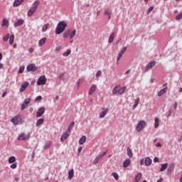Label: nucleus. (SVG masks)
I'll use <instances>...</instances> for the list:
<instances>
[{
    "instance_id": "11",
    "label": "nucleus",
    "mask_w": 182,
    "mask_h": 182,
    "mask_svg": "<svg viewBox=\"0 0 182 182\" xmlns=\"http://www.w3.org/2000/svg\"><path fill=\"white\" fill-rule=\"evenodd\" d=\"M102 110L103 112H102L99 115L100 119H103V117H105V116L107 114V112H109V108H103Z\"/></svg>"
},
{
    "instance_id": "7",
    "label": "nucleus",
    "mask_w": 182,
    "mask_h": 182,
    "mask_svg": "<svg viewBox=\"0 0 182 182\" xmlns=\"http://www.w3.org/2000/svg\"><path fill=\"white\" fill-rule=\"evenodd\" d=\"M104 156H106V152H104L102 154L97 156L94 161V164H97V163H99V161L103 159Z\"/></svg>"
},
{
    "instance_id": "23",
    "label": "nucleus",
    "mask_w": 182,
    "mask_h": 182,
    "mask_svg": "<svg viewBox=\"0 0 182 182\" xmlns=\"http://www.w3.org/2000/svg\"><path fill=\"white\" fill-rule=\"evenodd\" d=\"M127 153L129 159H132V157H133V152L132 151V149H130L129 147L127 148Z\"/></svg>"
},
{
    "instance_id": "55",
    "label": "nucleus",
    "mask_w": 182,
    "mask_h": 182,
    "mask_svg": "<svg viewBox=\"0 0 182 182\" xmlns=\"http://www.w3.org/2000/svg\"><path fill=\"white\" fill-rule=\"evenodd\" d=\"M153 9H154V7L153 6L149 7V9H148L147 14H150V12H151Z\"/></svg>"
},
{
    "instance_id": "2",
    "label": "nucleus",
    "mask_w": 182,
    "mask_h": 182,
    "mask_svg": "<svg viewBox=\"0 0 182 182\" xmlns=\"http://www.w3.org/2000/svg\"><path fill=\"white\" fill-rule=\"evenodd\" d=\"M29 137H31L30 134L22 133L21 134H20L18 136L17 139L19 140V141H26V140H28Z\"/></svg>"
},
{
    "instance_id": "12",
    "label": "nucleus",
    "mask_w": 182,
    "mask_h": 182,
    "mask_svg": "<svg viewBox=\"0 0 182 182\" xmlns=\"http://www.w3.org/2000/svg\"><path fill=\"white\" fill-rule=\"evenodd\" d=\"M23 23H25V21H23L22 19H19L17 21V22L14 23V26L15 28H18V26H21L23 25Z\"/></svg>"
},
{
    "instance_id": "54",
    "label": "nucleus",
    "mask_w": 182,
    "mask_h": 182,
    "mask_svg": "<svg viewBox=\"0 0 182 182\" xmlns=\"http://www.w3.org/2000/svg\"><path fill=\"white\" fill-rule=\"evenodd\" d=\"M27 106L28 105L26 104H24V102H23L21 105V110H23L24 109H26Z\"/></svg>"
},
{
    "instance_id": "49",
    "label": "nucleus",
    "mask_w": 182,
    "mask_h": 182,
    "mask_svg": "<svg viewBox=\"0 0 182 182\" xmlns=\"http://www.w3.org/2000/svg\"><path fill=\"white\" fill-rule=\"evenodd\" d=\"M11 168L15 169L16 167H18V164L16 163H14L10 166Z\"/></svg>"
},
{
    "instance_id": "21",
    "label": "nucleus",
    "mask_w": 182,
    "mask_h": 182,
    "mask_svg": "<svg viewBox=\"0 0 182 182\" xmlns=\"http://www.w3.org/2000/svg\"><path fill=\"white\" fill-rule=\"evenodd\" d=\"M105 15H107V16H108V19H111L112 11H110L109 9H106L105 11Z\"/></svg>"
},
{
    "instance_id": "35",
    "label": "nucleus",
    "mask_w": 182,
    "mask_h": 182,
    "mask_svg": "<svg viewBox=\"0 0 182 182\" xmlns=\"http://www.w3.org/2000/svg\"><path fill=\"white\" fill-rule=\"evenodd\" d=\"M139 103H140V98H136L133 107V109H136V107H137V106H139Z\"/></svg>"
},
{
    "instance_id": "18",
    "label": "nucleus",
    "mask_w": 182,
    "mask_h": 182,
    "mask_svg": "<svg viewBox=\"0 0 182 182\" xmlns=\"http://www.w3.org/2000/svg\"><path fill=\"white\" fill-rule=\"evenodd\" d=\"M75 176V171L71 169L68 171V178L69 180H72Z\"/></svg>"
},
{
    "instance_id": "39",
    "label": "nucleus",
    "mask_w": 182,
    "mask_h": 182,
    "mask_svg": "<svg viewBox=\"0 0 182 182\" xmlns=\"http://www.w3.org/2000/svg\"><path fill=\"white\" fill-rule=\"evenodd\" d=\"M42 123H43V119H40L37 121L36 126V127H39V126H41V124H42Z\"/></svg>"
},
{
    "instance_id": "52",
    "label": "nucleus",
    "mask_w": 182,
    "mask_h": 182,
    "mask_svg": "<svg viewBox=\"0 0 182 182\" xmlns=\"http://www.w3.org/2000/svg\"><path fill=\"white\" fill-rule=\"evenodd\" d=\"M174 169V164H172L171 166H169L168 168V171H171V170Z\"/></svg>"
},
{
    "instance_id": "16",
    "label": "nucleus",
    "mask_w": 182,
    "mask_h": 182,
    "mask_svg": "<svg viewBox=\"0 0 182 182\" xmlns=\"http://www.w3.org/2000/svg\"><path fill=\"white\" fill-rule=\"evenodd\" d=\"M96 85H92L90 88V91L88 92V95L90 96H92V95H93L95 93V92H96Z\"/></svg>"
},
{
    "instance_id": "48",
    "label": "nucleus",
    "mask_w": 182,
    "mask_h": 182,
    "mask_svg": "<svg viewBox=\"0 0 182 182\" xmlns=\"http://www.w3.org/2000/svg\"><path fill=\"white\" fill-rule=\"evenodd\" d=\"M23 70H25V67L24 66L20 67L18 70V73H23Z\"/></svg>"
},
{
    "instance_id": "5",
    "label": "nucleus",
    "mask_w": 182,
    "mask_h": 182,
    "mask_svg": "<svg viewBox=\"0 0 182 182\" xmlns=\"http://www.w3.org/2000/svg\"><path fill=\"white\" fill-rule=\"evenodd\" d=\"M46 83V77L45 75H42L39 77L37 81L38 86H41L42 85H45Z\"/></svg>"
},
{
    "instance_id": "47",
    "label": "nucleus",
    "mask_w": 182,
    "mask_h": 182,
    "mask_svg": "<svg viewBox=\"0 0 182 182\" xmlns=\"http://www.w3.org/2000/svg\"><path fill=\"white\" fill-rule=\"evenodd\" d=\"M58 79H60V80H65V73L60 75Z\"/></svg>"
},
{
    "instance_id": "50",
    "label": "nucleus",
    "mask_w": 182,
    "mask_h": 182,
    "mask_svg": "<svg viewBox=\"0 0 182 182\" xmlns=\"http://www.w3.org/2000/svg\"><path fill=\"white\" fill-rule=\"evenodd\" d=\"M29 103H31V99L30 98L26 99L24 101V104H26L28 106V105H29Z\"/></svg>"
},
{
    "instance_id": "33",
    "label": "nucleus",
    "mask_w": 182,
    "mask_h": 182,
    "mask_svg": "<svg viewBox=\"0 0 182 182\" xmlns=\"http://www.w3.org/2000/svg\"><path fill=\"white\" fill-rule=\"evenodd\" d=\"M48 28H49V23H46L42 27V32H46L48 31Z\"/></svg>"
},
{
    "instance_id": "25",
    "label": "nucleus",
    "mask_w": 182,
    "mask_h": 182,
    "mask_svg": "<svg viewBox=\"0 0 182 182\" xmlns=\"http://www.w3.org/2000/svg\"><path fill=\"white\" fill-rule=\"evenodd\" d=\"M154 121H155L154 128L157 129V127H159V126H160V119L156 117V118H155Z\"/></svg>"
},
{
    "instance_id": "26",
    "label": "nucleus",
    "mask_w": 182,
    "mask_h": 182,
    "mask_svg": "<svg viewBox=\"0 0 182 182\" xmlns=\"http://www.w3.org/2000/svg\"><path fill=\"white\" fill-rule=\"evenodd\" d=\"M86 141V136H82L79 140V144H85Z\"/></svg>"
},
{
    "instance_id": "27",
    "label": "nucleus",
    "mask_w": 182,
    "mask_h": 182,
    "mask_svg": "<svg viewBox=\"0 0 182 182\" xmlns=\"http://www.w3.org/2000/svg\"><path fill=\"white\" fill-rule=\"evenodd\" d=\"M141 178V173H139L134 178V182H139Z\"/></svg>"
},
{
    "instance_id": "36",
    "label": "nucleus",
    "mask_w": 182,
    "mask_h": 182,
    "mask_svg": "<svg viewBox=\"0 0 182 182\" xmlns=\"http://www.w3.org/2000/svg\"><path fill=\"white\" fill-rule=\"evenodd\" d=\"M114 40V33H111L109 38V43H112L113 41Z\"/></svg>"
},
{
    "instance_id": "59",
    "label": "nucleus",
    "mask_w": 182,
    "mask_h": 182,
    "mask_svg": "<svg viewBox=\"0 0 182 182\" xmlns=\"http://www.w3.org/2000/svg\"><path fill=\"white\" fill-rule=\"evenodd\" d=\"M60 49H62V47L58 46V47H57V48H55V50H56V52H59V50H60Z\"/></svg>"
},
{
    "instance_id": "45",
    "label": "nucleus",
    "mask_w": 182,
    "mask_h": 182,
    "mask_svg": "<svg viewBox=\"0 0 182 182\" xmlns=\"http://www.w3.org/2000/svg\"><path fill=\"white\" fill-rule=\"evenodd\" d=\"M112 176L114 177L115 180H119V174H117V173H112Z\"/></svg>"
},
{
    "instance_id": "40",
    "label": "nucleus",
    "mask_w": 182,
    "mask_h": 182,
    "mask_svg": "<svg viewBox=\"0 0 182 182\" xmlns=\"http://www.w3.org/2000/svg\"><path fill=\"white\" fill-rule=\"evenodd\" d=\"M71 53H72V50H68L67 51L63 53V56L68 57L70 55Z\"/></svg>"
},
{
    "instance_id": "1",
    "label": "nucleus",
    "mask_w": 182,
    "mask_h": 182,
    "mask_svg": "<svg viewBox=\"0 0 182 182\" xmlns=\"http://www.w3.org/2000/svg\"><path fill=\"white\" fill-rule=\"evenodd\" d=\"M68 24L65 21H60L55 29V35H60L65 29Z\"/></svg>"
},
{
    "instance_id": "46",
    "label": "nucleus",
    "mask_w": 182,
    "mask_h": 182,
    "mask_svg": "<svg viewBox=\"0 0 182 182\" xmlns=\"http://www.w3.org/2000/svg\"><path fill=\"white\" fill-rule=\"evenodd\" d=\"M182 18V13H180L179 14H178L176 16V21H180V19H181Z\"/></svg>"
},
{
    "instance_id": "19",
    "label": "nucleus",
    "mask_w": 182,
    "mask_h": 182,
    "mask_svg": "<svg viewBox=\"0 0 182 182\" xmlns=\"http://www.w3.org/2000/svg\"><path fill=\"white\" fill-rule=\"evenodd\" d=\"M35 12H36V7L31 8L28 12V16H32Z\"/></svg>"
},
{
    "instance_id": "64",
    "label": "nucleus",
    "mask_w": 182,
    "mask_h": 182,
    "mask_svg": "<svg viewBox=\"0 0 182 182\" xmlns=\"http://www.w3.org/2000/svg\"><path fill=\"white\" fill-rule=\"evenodd\" d=\"M161 181H163L162 178H159V179L157 181V182H161Z\"/></svg>"
},
{
    "instance_id": "32",
    "label": "nucleus",
    "mask_w": 182,
    "mask_h": 182,
    "mask_svg": "<svg viewBox=\"0 0 182 182\" xmlns=\"http://www.w3.org/2000/svg\"><path fill=\"white\" fill-rule=\"evenodd\" d=\"M167 167H168V164H161V167L160 168V171H164L166 170V168H167Z\"/></svg>"
},
{
    "instance_id": "34",
    "label": "nucleus",
    "mask_w": 182,
    "mask_h": 182,
    "mask_svg": "<svg viewBox=\"0 0 182 182\" xmlns=\"http://www.w3.org/2000/svg\"><path fill=\"white\" fill-rule=\"evenodd\" d=\"M52 146V141L47 142L44 146V149L48 150Z\"/></svg>"
},
{
    "instance_id": "41",
    "label": "nucleus",
    "mask_w": 182,
    "mask_h": 182,
    "mask_svg": "<svg viewBox=\"0 0 182 182\" xmlns=\"http://www.w3.org/2000/svg\"><path fill=\"white\" fill-rule=\"evenodd\" d=\"M126 90V87H122V88L119 87V95H123Z\"/></svg>"
},
{
    "instance_id": "60",
    "label": "nucleus",
    "mask_w": 182,
    "mask_h": 182,
    "mask_svg": "<svg viewBox=\"0 0 182 182\" xmlns=\"http://www.w3.org/2000/svg\"><path fill=\"white\" fill-rule=\"evenodd\" d=\"M82 150H83V148L82 146H80L77 149L78 153H80V151H82Z\"/></svg>"
},
{
    "instance_id": "20",
    "label": "nucleus",
    "mask_w": 182,
    "mask_h": 182,
    "mask_svg": "<svg viewBox=\"0 0 182 182\" xmlns=\"http://www.w3.org/2000/svg\"><path fill=\"white\" fill-rule=\"evenodd\" d=\"M45 43H46V37L41 38L38 41V46H43V45H45Z\"/></svg>"
},
{
    "instance_id": "51",
    "label": "nucleus",
    "mask_w": 182,
    "mask_h": 182,
    "mask_svg": "<svg viewBox=\"0 0 182 182\" xmlns=\"http://www.w3.org/2000/svg\"><path fill=\"white\" fill-rule=\"evenodd\" d=\"M96 77H100V76H102V71L98 70L95 75Z\"/></svg>"
},
{
    "instance_id": "9",
    "label": "nucleus",
    "mask_w": 182,
    "mask_h": 182,
    "mask_svg": "<svg viewBox=\"0 0 182 182\" xmlns=\"http://www.w3.org/2000/svg\"><path fill=\"white\" fill-rule=\"evenodd\" d=\"M28 86H29V83L28 82H25L24 83H23L20 87V92L22 93V92H25Z\"/></svg>"
},
{
    "instance_id": "37",
    "label": "nucleus",
    "mask_w": 182,
    "mask_h": 182,
    "mask_svg": "<svg viewBox=\"0 0 182 182\" xmlns=\"http://www.w3.org/2000/svg\"><path fill=\"white\" fill-rule=\"evenodd\" d=\"M70 35V31H67L65 33H63V38H69Z\"/></svg>"
},
{
    "instance_id": "29",
    "label": "nucleus",
    "mask_w": 182,
    "mask_h": 182,
    "mask_svg": "<svg viewBox=\"0 0 182 182\" xmlns=\"http://www.w3.org/2000/svg\"><path fill=\"white\" fill-rule=\"evenodd\" d=\"M16 161V158L15 156H11L9 158V164H12Z\"/></svg>"
},
{
    "instance_id": "15",
    "label": "nucleus",
    "mask_w": 182,
    "mask_h": 182,
    "mask_svg": "<svg viewBox=\"0 0 182 182\" xmlns=\"http://www.w3.org/2000/svg\"><path fill=\"white\" fill-rule=\"evenodd\" d=\"M155 65H156V62L154 61H152L148 63V65L146 67V72H147L148 70H150V69H151Z\"/></svg>"
},
{
    "instance_id": "10",
    "label": "nucleus",
    "mask_w": 182,
    "mask_h": 182,
    "mask_svg": "<svg viewBox=\"0 0 182 182\" xmlns=\"http://www.w3.org/2000/svg\"><path fill=\"white\" fill-rule=\"evenodd\" d=\"M26 70L28 72H35L36 66H35V64H30L27 66Z\"/></svg>"
},
{
    "instance_id": "58",
    "label": "nucleus",
    "mask_w": 182,
    "mask_h": 182,
    "mask_svg": "<svg viewBox=\"0 0 182 182\" xmlns=\"http://www.w3.org/2000/svg\"><path fill=\"white\" fill-rule=\"evenodd\" d=\"M178 106V105L177 104V102H176L173 105V108L176 109H177V107Z\"/></svg>"
},
{
    "instance_id": "14",
    "label": "nucleus",
    "mask_w": 182,
    "mask_h": 182,
    "mask_svg": "<svg viewBox=\"0 0 182 182\" xmlns=\"http://www.w3.org/2000/svg\"><path fill=\"white\" fill-rule=\"evenodd\" d=\"M23 2V0H14L13 3L14 8H18Z\"/></svg>"
},
{
    "instance_id": "6",
    "label": "nucleus",
    "mask_w": 182,
    "mask_h": 182,
    "mask_svg": "<svg viewBox=\"0 0 182 182\" xmlns=\"http://www.w3.org/2000/svg\"><path fill=\"white\" fill-rule=\"evenodd\" d=\"M69 136H70V132H69L68 131H67L66 132H65L60 138V141L63 142L65 141L68 137Z\"/></svg>"
},
{
    "instance_id": "62",
    "label": "nucleus",
    "mask_w": 182,
    "mask_h": 182,
    "mask_svg": "<svg viewBox=\"0 0 182 182\" xmlns=\"http://www.w3.org/2000/svg\"><path fill=\"white\" fill-rule=\"evenodd\" d=\"M156 147H161V144H160V142H158L156 144Z\"/></svg>"
},
{
    "instance_id": "8",
    "label": "nucleus",
    "mask_w": 182,
    "mask_h": 182,
    "mask_svg": "<svg viewBox=\"0 0 182 182\" xmlns=\"http://www.w3.org/2000/svg\"><path fill=\"white\" fill-rule=\"evenodd\" d=\"M126 50H127V47H124L118 54L117 60V62H119V60H120V59H122V56H123V55H124V52H126Z\"/></svg>"
},
{
    "instance_id": "28",
    "label": "nucleus",
    "mask_w": 182,
    "mask_h": 182,
    "mask_svg": "<svg viewBox=\"0 0 182 182\" xmlns=\"http://www.w3.org/2000/svg\"><path fill=\"white\" fill-rule=\"evenodd\" d=\"M152 161L150 157H147L145 159V166H150L151 164Z\"/></svg>"
},
{
    "instance_id": "13",
    "label": "nucleus",
    "mask_w": 182,
    "mask_h": 182,
    "mask_svg": "<svg viewBox=\"0 0 182 182\" xmlns=\"http://www.w3.org/2000/svg\"><path fill=\"white\" fill-rule=\"evenodd\" d=\"M43 113H45V107H42L38 110L36 117H41Z\"/></svg>"
},
{
    "instance_id": "38",
    "label": "nucleus",
    "mask_w": 182,
    "mask_h": 182,
    "mask_svg": "<svg viewBox=\"0 0 182 182\" xmlns=\"http://www.w3.org/2000/svg\"><path fill=\"white\" fill-rule=\"evenodd\" d=\"M8 25H9V21H8V20H6V18L3 19L2 26H8Z\"/></svg>"
},
{
    "instance_id": "22",
    "label": "nucleus",
    "mask_w": 182,
    "mask_h": 182,
    "mask_svg": "<svg viewBox=\"0 0 182 182\" xmlns=\"http://www.w3.org/2000/svg\"><path fill=\"white\" fill-rule=\"evenodd\" d=\"M120 90V85H117L114 90H112L113 95H117V93H119Z\"/></svg>"
},
{
    "instance_id": "3",
    "label": "nucleus",
    "mask_w": 182,
    "mask_h": 182,
    "mask_svg": "<svg viewBox=\"0 0 182 182\" xmlns=\"http://www.w3.org/2000/svg\"><path fill=\"white\" fill-rule=\"evenodd\" d=\"M11 123H13V124H14V126L19 124V123L21 122V115L18 114L16 117H13L11 119Z\"/></svg>"
},
{
    "instance_id": "43",
    "label": "nucleus",
    "mask_w": 182,
    "mask_h": 182,
    "mask_svg": "<svg viewBox=\"0 0 182 182\" xmlns=\"http://www.w3.org/2000/svg\"><path fill=\"white\" fill-rule=\"evenodd\" d=\"M10 36H11L9 35V33L6 34V35L3 38V41H4V42H7V41H8V39H9Z\"/></svg>"
},
{
    "instance_id": "53",
    "label": "nucleus",
    "mask_w": 182,
    "mask_h": 182,
    "mask_svg": "<svg viewBox=\"0 0 182 182\" xmlns=\"http://www.w3.org/2000/svg\"><path fill=\"white\" fill-rule=\"evenodd\" d=\"M42 100V96L39 95L37 97H36L35 99V101L37 102V101H41Z\"/></svg>"
},
{
    "instance_id": "30",
    "label": "nucleus",
    "mask_w": 182,
    "mask_h": 182,
    "mask_svg": "<svg viewBox=\"0 0 182 182\" xmlns=\"http://www.w3.org/2000/svg\"><path fill=\"white\" fill-rule=\"evenodd\" d=\"M73 126H75V122H73L70 124L67 132H68V133H72V129L73 127Z\"/></svg>"
},
{
    "instance_id": "42",
    "label": "nucleus",
    "mask_w": 182,
    "mask_h": 182,
    "mask_svg": "<svg viewBox=\"0 0 182 182\" xmlns=\"http://www.w3.org/2000/svg\"><path fill=\"white\" fill-rule=\"evenodd\" d=\"M76 35V30H73L71 33L70 34V39H72L73 38H75V36Z\"/></svg>"
},
{
    "instance_id": "24",
    "label": "nucleus",
    "mask_w": 182,
    "mask_h": 182,
    "mask_svg": "<svg viewBox=\"0 0 182 182\" xmlns=\"http://www.w3.org/2000/svg\"><path fill=\"white\" fill-rule=\"evenodd\" d=\"M166 92H167V87L161 90L159 92H158V96H163V95H164V93H166Z\"/></svg>"
},
{
    "instance_id": "31",
    "label": "nucleus",
    "mask_w": 182,
    "mask_h": 182,
    "mask_svg": "<svg viewBox=\"0 0 182 182\" xmlns=\"http://www.w3.org/2000/svg\"><path fill=\"white\" fill-rule=\"evenodd\" d=\"M9 39V45H12L15 41V36L12 34Z\"/></svg>"
},
{
    "instance_id": "56",
    "label": "nucleus",
    "mask_w": 182,
    "mask_h": 182,
    "mask_svg": "<svg viewBox=\"0 0 182 182\" xmlns=\"http://www.w3.org/2000/svg\"><path fill=\"white\" fill-rule=\"evenodd\" d=\"M34 50H35V49L33 48H31L28 49V52H29L30 53H33Z\"/></svg>"
},
{
    "instance_id": "57",
    "label": "nucleus",
    "mask_w": 182,
    "mask_h": 182,
    "mask_svg": "<svg viewBox=\"0 0 182 182\" xmlns=\"http://www.w3.org/2000/svg\"><path fill=\"white\" fill-rule=\"evenodd\" d=\"M154 163H159V158L155 157V158L154 159Z\"/></svg>"
},
{
    "instance_id": "63",
    "label": "nucleus",
    "mask_w": 182,
    "mask_h": 182,
    "mask_svg": "<svg viewBox=\"0 0 182 182\" xmlns=\"http://www.w3.org/2000/svg\"><path fill=\"white\" fill-rule=\"evenodd\" d=\"M5 96H6V92H4L2 95L1 97H5Z\"/></svg>"
},
{
    "instance_id": "4",
    "label": "nucleus",
    "mask_w": 182,
    "mask_h": 182,
    "mask_svg": "<svg viewBox=\"0 0 182 182\" xmlns=\"http://www.w3.org/2000/svg\"><path fill=\"white\" fill-rule=\"evenodd\" d=\"M144 127H146V122L140 121L138 122V124L136 125V130L137 132H141V130H143Z\"/></svg>"
},
{
    "instance_id": "61",
    "label": "nucleus",
    "mask_w": 182,
    "mask_h": 182,
    "mask_svg": "<svg viewBox=\"0 0 182 182\" xmlns=\"http://www.w3.org/2000/svg\"><path fill=\"white\" fill-rule=\"evenodd\" d=\"M13 48L14 49H16V48H18V45L16 43H14Z\"/></svg>"
},
{
    "instance_id": "44",
    "label": "nucleus",
    "mask_w": 182,
    "mask_h": 182,
    "mask_svg": "<svg viewBox=\"0 0 182 182\" xmlns=\"http://www.w3.org/2000/svg\"><path fill=\"white\" fill-rule=\"evenodd\" d=\"M39 4H40L39 1H38V0L36 1L33 4V8H36V9H38V6Z\"/></svg>"
},
{
    "instance_id": "17",
    "label": "nucleus",
    "mask_w": 182,
    "mask_h": 182,
    "mask_svg": "<svg viewBox=\"0 0 182 182\" xmlns=\"http://www.w3.org/2000/svg\"><path fill=\"white\" fill-rule=\"evenodd\" d=\"M131 163H132V161L129 159H126L123 163L124 168H127V167H129V166H130Z\"/></svg>"
}]
</instances>
